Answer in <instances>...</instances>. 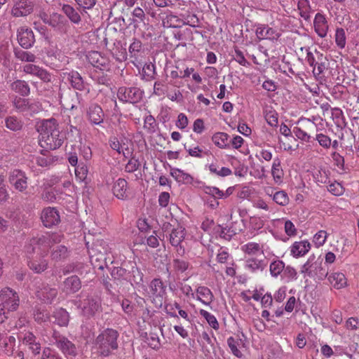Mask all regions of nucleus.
Segmentation results:
<instances>
[{"instance_id": "obj_1", "label": "nucleus", "mask_w": 359, "mask_h": 359, "mask_svg": "<svg viewBox=\"0 0 359 359\" xmlns=\"http://www.w3.org/2000/svg\"><path fill=\"white\" fill-rule=\"evenodd\" d=\"M118 332L113 328H105L96 337L94 347L99 355L108 357L118 348Z\"/></svg>"}, {"instance_id": "obj_2", "label": "nucleus", "mask_w": 359, "mask_h": 359, "mask_svg": "<svg viewBox=\"0 0 359 359\" xmlns=\"http://www.w3.org/2000/svg\"><path fill=\"white\" fill-rule=\"evenodd\" d=\"M63 236L61 233H47L41 237L32 238L25 246L28 255L36 254L39 257H44L53 244L60 243Z\"/></svg>"}, {"instance_id": "obj_3", "label": "nucleus", "mask_w": 359, "mask_h": 359, "mask_svg": "<svg viewBox=\"0 0 359 359\" xmlns=\"http://www.w3.org/2000/svg\"><path fill=\"white\" fill-rule=\"evenodd\" d=\"M323 260L320 257H316L315 255H310L302 266L301 273L304 277L309 276L318 280L325 279L328 275V270L323 266Z\"/></svg>"}, {"instance_id": "obj_4", "label": "nucleus", "mask_w": 359, "mask_h": 359, "mask_svg": "<svg viewBox=\"0 0 359 359\" xmlns=\"http://www.w3.org/2000/svg\"><path fill=\"white\" fill-rule=\"evenodd\" d=\"M83 316L90 318L100 314L102 311V300L97 296H88L80 300L77 304Z\"/></svg>"}, {"instance_id": "obj_5", "label": "nucleus", "mask_w": 359, "mask_h": 359, "mask_svg": "<svg viewBox=\"0 0 359 359\" xmlns=\"http://www.w3.org/2000/svg\"><path fill=\"white\" fill-rule=\"evenodd\" d=\"M306 60L313 67V73L315 76H320L327 69V59L322 53L316 49L313 52L306 50Z\"/></svg>"}, {"instance_id": "obj_6", "label": "nucleus", "mask_w": 359, "mask_h": 359, "mask_svg": "<svg viewBox=\"0 0 359 359\" xmlns=\"http://www.w3.org/2000/svg\"><path fill=\"white\" fill-rule=\"evenodd\" d=\"M52 338L53 344L66 357H75L78 354L76 346L59 332L54 330Z\"/></svg>"}, {"instance_id": "obj_7", "label": "nucleus", "mask_w": 359, "mask_h": 359, "mask_svg": "<svg viewBox=\"0 0 359 359\" xmlns=\"http://www.w3.org/2000/svg\"><path fill=\"white\" fill-rule=\"evenodd\" d=\"M151 302L158 308L163 304L164 297L167 294V286L159 278H154L149 283Z\"/></svg>"}, {"instance_id": "obj_8", "label": "nucleus", "mask_w": 359, "mask_h": 359, "mask_svg": "<svg viewBox=\"0 0 359 359\" xmlns=\"http://www.w3.org/2000/svg\"><path fill=\"white\" fill-rule=\"evenodd\" d=\"M8 182L16 191L21 193H25L28 187V177L24 171L19 169L9 172Z\"/></svg>"}, {"instance_id": "obj_9", "label": "nucleus", "mask_w": 359, "mask_h": 359, "mask_svg": "<svg viewBox=\"0 0 359 359\" xmlns=\"http://www.w3.org/2000/svg\"><path fill=\"white\" fill-rule=\"evenodd\" d=\"M86 58L91 65L102 71H109L111 69V62L109 57L99 51L88 52Z\"/></svg>"}, {"instance_id": "obj_10", "label": "nucleus", "mask_w": 359, "mask_h": 359, "mask_svg": "<svg viewBox=\"0 0 359 359\" xmlns=\"http://www.w3.org/2000/svg\"><path fill=\"white\" fill-rule=\"evenodd\" d=\"M0 299L4 308L8 311H15L18 308L20 299L18 293L10 287L1 290Z\"/></svg>"}, {"instance_id": "obj_11", "label": "nucleus", "mask_w": 359, "mask_h": 359, "mask_svg": "<svg viewBox=\"0 0 359 359\" xmlns=\"http://www.w3.org/2000/svg\"><path fill=\"white\" fill-rule=\"evenodd\" d=\"M36 295L42 302L52 304L57 295V290L48 283H41L36 288Z\"/></svg>"}, {"instance_id": "obj_12", "label": "nucleus", "mask_w": 359, "mask_h": 359, "mask_svg": "<svg viewBox=\"0 0 359 359\" xmlns=\"http://www.w3.org/2000/svg\"><path fill=\"white\" fill-rule=\"evenodd\" d=\"M118 98L123 102L136 103L142 97L141 91L137 88H119L117 93Z\"/></svg>"}, {"instance_id": "obj_13", "label": "nucleus", "mask_w": 359, "mask_h": 359, "mask_svg": "<svg viewBox=\"0 0 359 359\" xmlns=\"http://www.w3.org/2000/svg\"><path fill=\"white\" fill-rule=\"evenodd\" d=\"M34 4L28 0H15L11 10V14L14 17H25L32 13Z\"/></svg>"}, {"instance_id": "obj_14", "label": "nucleus", "mask_w": 359, "mask_h": 359, "mask_svg": "<svg viewBox=\"0 0 359 359\" xmlns=\"http://www.w3.org/2000/svg\"><path fill=\"white\" fill-rule=\"evenodd\" d=\"M40 218L43 224H58L61 222L60 212L55 207L43 208Z\"/></svg>"}, {"instance_id": "obj_15", "label": "nucleus", "mask_w": 359, "mask_h": 359, "mask_svg": "<svg viewBox=\"0 0 359 359\" xmlns=\"http://www.w3.org/2000/svg\"><path fill=\"white\" fill-rule=\"evenodd\" d=\"M63 142V138L60 136V132L48 135L39 139V144L45 149L53 150L59 148Z\"/></svg>"}, {"instance_id": "obj_16", "label": "nucleus", "mask_w": 359, "mask_h": 359, "mask_svg": "<svg viewBox=\"0 0 359 359\" xmlns=\"http://www.w3.org/2000/svg\"><path fill=\"white\" fill-rule=\"evenodd\" d=\"M86 116L91 124L100 125L104 121V111L99 104L93 103L87 108Z\"/></svg>"}, {"instance_id": "obj_17", "label": "nucleus", "mask_w": 359, "mask_h": 359, "mask_svg": "<svg viewBox=\"0 0 359 359\" xmlns=\"http://www.w3.org/2000/svg\"><path fill=\"white\" fill-rule=\"evenodd\" d=\"M18 40L22 48H31L35 41L32 30L25 27H20L18 31Z\"/></svg>"}, {"instance_id": "obj_18", "label": "nucleus", "mask_w": 359, "mask_h": 359, "mask_svg": "<svg viewBox=\"0 0 359 359\" xmlns=\"http://www.w3.org/2000/svg\"><path fill=\"white\" fill-rule=\"evenodd\" d=\"M39 133V139L48 135H52L55 132H60L58 125L55 118H50L41 121L37 129Z\"/></svg>"}, {"instance_id": "obj_19", "label": "nucleus", "mask_w": 359, "mask_h": 359, "mask_svg": "<svg viewBox=\"0 0 359 359\" xmlns=\"http://www.w3.org/2000/svg\"><path fill=\"white\" fill-rule=\"evenodd\" d=\"M314 29L318 36L324 38L327 36L329 29L327 21L324 15L318 13L313 20Z\"/></svg>"}, {"instance_id": "obj_20", "label": "nucleus", "mask_w": 359, "mask_h": 359, "mask_svg": "<svg viewBox=\"0 0 359 359\" xmlns=\"http://www.w3.org/2000/svg\"><path fill=\"white\" fill-rule=\"evenodd\" d=\"M51 317L54 319L53 323L60 327H67L70 320L69 313L63 308L55 309Z\"/></svg>"}, {"instance_id": "obj_21", "label": "nucleus", "mask_w": 359, "mask_h": 359, "mask_svg": "<svg viewBox=\"0 0 359 359\" xmlns=\"http://www.w3.org/2000/svg\"><path fill=\"white\" fill-rule=\"evenodd\" d=\"M255 34L259 40H274L277 39L280 36L279 33L276 29L269 27L268 25H259L257 27Z\"/></svg>"}, {"instance_id": "obj_22", "label": "nucleus", "mask_w": 359, "mask_h": 359, "mask_svg": "<svg viewBox=\"0 0 359 359\" xmlns=\"http://www.w3.org/2000/svg\"><path fill=\"white\" fill-rule=\"evenodd\" d=\"M81 287V282L77 276H71L63 282V292L67 294H74Z\"/></svg>"}, {"instance_id": "obj_23", "label": "nucleus", "mask_w": 359, "mask_h": 359, "mask_svg": "<svg viewBox=\"0 0 359 359\" xmlns=\"http://www.w3.org/2000/svg\"><path fill=\"white\" fill-rule=\"evenodd\" d=\"M197 300L203 304L210 306L214 300V295L212 291L205 286H198L196 290Z\"/></svg>"}, {"instance_id": "obj_24", "label": "nucleus", "mask_w": 359, "mask_h": 359, "mask_svg": "<svg viewBox=\"0 0 359 359\" xmlns=\"http://www.w3.org/2000/svg\"><path fill=\"white\" fill-rule=\"evenodd\" d=\"M274 183L280 185L283 182L284 171L281 165V161L278 158H275L273 161L271 170Z\"/></svg>"}, {"instance_id": "obj_25", "label": "nucleus", "mask_w": 359, "mask_h": 359, "mask_svg": "<svg viewBox=\"0 0 359 359\" xmlns=\"http://www.w3.org/2000/svg\"><path fill=\"white\" fill-rule=\"evenodd\" d=\"M170 175L180 184H191L194 182V177L190 174L179 168H171Z\"/></svg>"}, {"instance_id": "obj_26", "label": "nucleus", "mask_w": 359, "mask_h": 359, "mask_svg": "<svg viewBox=\"0 0 359 359\" xmlns=\"http://www.w3.org/2000/svg\"><path fill=\"white\" fill-rule=\"evenodd\" d=\"M311 249V244L307 241L294 242L291 246V255L299 257L305 255Z\"/></svg>"}, {"instance_id": "obj_27", "label": "nucleus", "mask_w": 359, "mask_h": 359, "mask_svg": "<svg viewBox=\"0 0 359 359\" xmlns=\"http://www.w3.org/2000/svg\"><path fill=\"white\" fill-rule=\"evenodd\" d=\"M165 16L163 18L162 22L164 27H180L185 25L186 22L177 15H175L169 11L165 13Z\"/></svg>"}, {"instance_id": "obj_28", "label": "nucleus", "mask_w": 359, "mask_h": 359, "mask_svg": "<svg viewBox=\"0 0 359 359\" xmlns=\"http://www.w3.org/2000/svg\"><path fill=\"white\" fill-rule=\"evenodd\" d=\"M127 182L123 178H118L113 186V193L119 199H124L127 195Z\"/></svg>"}, {"instance_id": "obj_29", "label": "nucleus", "mask_w": 359, "mask_h": 359, "mask_svg": "<svg viewBox=\"0 0 359 359\" xmlns=\"http://www.w3.org/2000/svg\"><path fill=\"white\" fill-rule=\"evenodd\" d=\"M328 280L336 289L343 288L347 285L345 275L340 272L332 273L328 276Z\"/></svg>"}, {"instance_id": "obj_30", "label": "nucleus", "mask_w": 359, "mask_h": 359, "mask_svg": "<svg viewBox=\"0 0 359 359\" xmlns=\"http://www.w3.org/2000/svg\"><path fill=\"white\" fill-rule=\"evenodd\" d=\"M23 341L34 355L40 353L41 344L36 341V337L32 332H27L25 334Z\"/></svg>"}, {"instance_id": "obj_31", "label": "nucleus", "mask_w": 359, "mask_h": 359, "mask_svg": "<svg viewBox=\"0 0 359 359\" xmlns=\"http://www.w3.org/2000/svg\"><path fill=\"white\" fill-rule=\"evenodd\" d=\"M185 236L184 229L183 226H177L172 230L170 235V241L172 246L177 247Z\"/></svg>"}, {"instance_id": "obj_32", "label": "nucleus", "mask_w": 359, "mask_h": 359, "mask_svg": "<svg viewBox=\"0 0 359 359\" xmlns=\"http://www.w3.org/2000/svg\"><path fill=\"white\" fill-rule=\"evenodd\" d=\"M229 135L226 133L219 132L215 133L212 137L213 143L220 149H229Z\"/></svg>"}, {"instance_id": "obj_33", "label": "nucleus", "mask_w": 359, "mask_h": 359, "mask_svg": "<svg viewBox=\"0 0 359 359\" xmlns=\"http://www.w3.org/2000/svg\"><path fill=\"white\" fill-rule=\"evenodd\" d=\"M266 266L264 261L257 258H249L246 259L245 267L247 270L251 272H256L257 271H263Z\"/></svg>"}, {"instance_id": "obj_34", "label": "nucleus", "mask_w": 359, "mask_h": 359, "mask_svg": "<svg viewBox=\"0 0 359 359\" xmlns=\"http://www.w3.org/2000/svg\"><path fill=\"white\" fill-rule=\"evenodd\" d=\"M242 251L250 256L263 255L264 252L259 243L250 242L241 246Z\"/></svg>"}, {"instance_id": "obj_35", "label": "nucleus", "mask_w": 359, "mask_h": 359, "mask_svg": "<svg viewBox=\"0 0 359 359\" xmlns=\"http://www.w3.org/2000/svg\"><path fill=\"white\" fill-rule=\"evenodd\" d=\"M69 255L67 248L60 245L54 248L50 253L51 259L55 262L65 259Z\"/></svg>"}, {"instance_id": "obj_36", "label": "nucleus", "mask_w": 359, "mask_h": 359, "mask_svg": "<svg viewBox=\"0 0 359 359\" xmlns=\"http://www.w3.org/2000/svg\"><path fill=\"white\" fill-rule=\"evenodd\" d=\"M11 87L13 91L22 96L27 95L29 93V87L25 81L17 80L11 83Z\"/></svg>"}, {"instance_id": "obj_37", "label": "nucleus", "mask_w": 359, "mask_h": 359, "mask_svg": "<svg viewBox=\"0 0 359 359\" xmlns=\"http://www.w3.org/2000/svg\"><path fill=\"white\" fill-rule=\"evenodd\" d=\"M109 144L111 149L116 151L118 154L126 156L125 151H128V149L124 148L125 143L121 142L116 137H111L109 140ZM128 153L129 151H128Z\"/></svg>"}, {"instance_id": "obj_38", "label": "nucleus", "mask_w": 359, "mask_h": 359, "mask_svg": "<svg viewBox=\"0 0 359 359\" xmlns=\"http://www.w3.org/2000/svg\"><path fill=\"white\" fill-rule=\"evenodd\" d=\"M62 10L73 23L79 24L81 22L79 13L72 6L65 4Z\"/></svg>"}, {"instance_id": "obj_39", "label": "nucleus", "mask_w": 359, "mask_h": 359, "mask_svg": "<svg viewBox=\"0 0 359 359\" xmlns=\"http://www.w3.org/2000/svg\"><path fill=\"white\" fill-rule=\"evenodd\" d=\"M128 51L130 57L137 60L140 56H141V53H142V43L141 41L136 39H134L133 43L129 46Z\"/></svg>"}, {"instance_id": "obj_40", "label": "nucleus", "mask_w": 359, "mask_h": 359, "mask_svg": "<svg viewBox=\"0 0 359 359\" xmlns=\"http://www.w3.org/2000/svg\"><path fill=\"white\" fill-rule=\"evenodd\" d=\"M29 268L37 273L44 271L48 267V262L44 259H39V260L32 259L28 263Z\"/></svg>"}, {"instance_id": "obj_41", "label": "nucleus", "mask_w": 359, "mask_h": 359, "mask_svg": "<svg viewBox=\"0 0 359 359\" xmlns=\"http://www.w3.org/2000/svg\"><path fill=\"white\" fill-rule=\"evenodd\" d=\"M48 149H46L45 153H41V156L36 158V162L38 165L41 167H47L50 165L55 161V157L49 155Z\"/></svg>"}, {"instance_id": "obj_42", "label": "nucleus", "mask_w": 359, "mask_h": 359, "mask_svg": "<svg viewBox=\"0 0 359 359\" xmlns=\"http://www.w3.org/2000/svg\"><path fill=\"white\" fill-rule=\"evenodd\" d=\"M285 269V263L282 260H275L270 264L269 270L271 276L277 278L282 275Z\"/></svg>"}, {"instance_id": "obj_43", "label": "nucleus", "mask_w": 359, "mask_h": 359, "mask_svg": "<svg viewBox=\"0 0 359 359\" xmlns=\"http://www.w3.org/2000/svg\"><path fill=\"white\" fill-rule=\"evenodd\" d=\"M15 346V338L13 336H9L8 339H6L1 342L0 346L2 351L8 355H11L13 353Z\"/></svg>"}, {"instance_id": "obj_44", "label": "nucleus", "mask_w": 359, "mask_h": 359, "mask_svg": "<svg viewBox=\"0 0 359 359\" xmlns=\"http://www.w3.org/2000/svg\"><path fill=\"white\" fill-rule=\"evenodd\" d=\"M181 308V305L176 301L165 302L164 306L165 312L172 318H178L177 311Z\"/></svg>"}, {"instance_id": "obj_45", "label": "nucleus", "mask_w": 359, "mask_h": 359, "mask_svg": "<svg viewBox=\"0 0 359 359\" xmlns=\"http://www.w3.org/2000/svg\"><path fill=\"white\" fill-rule=\"evenodd\" d=\"M69 79L72 87L76 90H82L84 84L81 76L77 72H72L69 74Z\"/></svg>"}, {"instance_id": "obj_46", "label": "nucleus", "mask_w": 359, "mask_h": 359, "mask_svg": "<svg viewBox=\"0 0 359 359\" xmlns=\"http://www.w3.org/2000/svg\"><path fill=\"white\" fill-rule=\"evenodd\" d=\"M50 318L49 312L44 308H36L34 311V318L38 323H46Z\"/></svg>"}, {"instance_id": "obj_47", "label": "nucleus", "mask_w": 359, "mask_h": 359, "mask_svg": "<svg viewBox=\"0 0 359 359\" xmlns=\"http://www.w3.org/2000/svg\"><path fill=\"white\" fill-rule=\"evenodd\" d=\"M199 313L202 317H203L206 320L208 325L212 329H214L215 330H219V322L217 321L216 317L213 314L210 313V312H208L204 309H201L199 311Z\"/></svg>"}, {"instance_id": "obj_48", "label": "nucleus", "mask_w": 359, "mask_h": 359, "mask_svg": "<svg viewBox=\"0 0 359 359\" xmlns=\"http://www.w3.org/2000/svg\"><path fill=\"white\" fill-rule=\"evenodd\" d=\"M281 278L285 283L295 280L297 279V272L293 267L290 266H285V269L283 271Z\"/></svg>"}, {"instance_id": "obj_49", "label": "nucleus", "mask_w": 359, "mask_h": 359, "mask_svg": "<svg viewBox=\"0 0 359 359\" xmlns=\"http://www.w3.org/2000/svg\"><path fill=\"white\" fill-rule=\"evenodd\" d=\"M284 228H285V234L279 235L277 233L273 232V230H270V231L272 232V233L275 238H276L277 239L283 241H286L287 240H288L289 237L294 236V235H296L297 230L295 229L294 226H284Z\"/></svg>"}, {"instance_id": "obj_50", "label": "nucleus", "mask_w": 359, "mask_h": 359, "mask_svg": "<svg viewBox=\"0 0 359 359\" xmlns=\"http://www.w3.org/2000/svg\"><path fill=\"white\" fill-rule=\"evenodd\" d=\"M273 201L277 204L285 206L289 203L290 198L285 191H278L273 195Z\"/></svg>"}, {"instance_id": "obj_51", "label": "nucleus", "mask_w": 359, "mask_h": 359, "mask_svg": "<svg viewBox=\"0 0 359 359\" xmlns=\"http://www.w3.org/2000/svg\"><path fill=\"white\" fill-rule=\"evenodd\" d=\"M15 107L22 112H28L31 111L32 105L29 104L28 100L25 98H15L14 100Z\"/></svg>"}, {"instance_id": "obj_52", "label": "nucleus", "mask_w": 359, "mask_h": 359, "mask_svg": "<svg viewBox=\"0 0 359 359\" xmlns=\"http://www.w3.org/2000/svg\"><path fill=\"white\" fill-rule=\"evenodd\" d=\"M6 126L11 130L17 131L22 128V122L15 116H9L6 119Z\"/></svg>"}, {"instance_id": "obj_53", "label": "nucleus", "mask_w": 359, "mask_h": 359, "mask_svg": "<svg viewBox=\"0 0 359 359\" xmlns=\"http://www.w3.org/2000/svg\"><path fill=\"white\" fill-rule=\"evenodd\" d=\"M157 124L155 118L151 115H147L144 118V129L148 133H154L156 131Z\"/></svg>"}, {"instance_id": "obj_54", "label": "nucleus", "mask_w": 359, "mask_h": 359, "mask_svg": "<svg viewBox=\"0 0 359 359\" xmlns=\"http://www.w3.org/2000/svg\"><path fill=\"white\" fill-rule=\"evenodd\" d=\"M189 266V262L185 260L180 259H174L172 261V267L175 272L177 273H184L188 269Z\"/></svg>"}, {"instance_id": "obj_55", "label": "nucleus", "mask_w": 359, "mask_h": 359, "mask_svg": "<svg viewBox=\"0 0 359 359\" xmlns=\"http://www.w3.org/2000/svg\"><path fill=\"white\" fill-rule=\"evenodd\" d=\"M334 38L337 46L339 48H344L346 43L345 30L341 27L337 28Z\"/></svg>"}, {"instance_id": "obj_56", "label": "nucleus", "mask_w": 359, "mask_h": 359, "mask_svg": "<svg viewBox=\"0 0 359 359\" xmlns=\"http://www.w3.org/2000/svg\"><path fill=\"white\" fill-rule=\"evenodd\" d=\"M15 55L18 60L22 62H34L36 59L33 53L25 50L16 51Z\"/></svg>"}, {"instance_id": "obj_57", "label": "nucleus", "mask_w": 359, "mask_h": 359, "mask_svg": "<svg viewBox=\"0 0 359 359\" xmlns=\"http://www.w3.org/2000/svg\"><path fill=\"white\" fill-rule=\"evenodd\" d=\"M264 118L267 123L271 127H276L278 123V114L274 110H266Z\"/></svg>"}, {"instance_id": "obj_58", "label": "nucleus", "mask_w": 359, "mask_h": 359, "mask_svg": "<svg viewBox=\"0 0 359 359\" xmlns=\"http://www.w3.org/2000/svg\"><path fill=\"white\" fill-rule=\"evenodd\" d=\"M227 344L229 347L231 353L236 356L237 358H242L243 353L242 352L238 349V346L239 345L238 341H236L233 337H229L227 339Z\"/></svg>"}, {"instance_id": "obj_59", "label": "nucleus", "mask_w": 359, "mask_h": 359, "mask_svg": "<svg viewBox=\"0 0 359 359\" xmlns=\"http://www.w3.org/2000/svg\"><path fill=\"white\" fill-rule=\"evenodd\" d=\"M298 124H301L302 130H304L308 135H311V133H314L316 130V125L314 122L309 119H301L298 121Z\"/></svg>"}, {"instance_id": "obj_60", "label": "nucleus", "mask_w": 359, "mask_h": 359, "mask_svg": "<svg viewBox=\"0 0 359 359\" xmlns=\"http://www.w3.org/2000/svg\"><path fill=\"white\" fill-rule=\"evenodd\" d=\"M293 133L299 139L306 142H309L311 136L302 130L301 124H298L293 128Z\"/></svg>"}, {"instance_id": "obj_61", "label": "nucleus", "mask_w": 359, "mask_h": 359, "mask_svg": "<svg viewBox=\"0 0 359 359\" xmlns=\"http://www.w3.org/2000/svg\"><path fill=\"white\" fill-rule=\"evenodd\" d=\"M219 226L222 227L219 231V236L221 238L229 241L234 235H236V230L233 229V226Z\"/></svg>"}, {"instance_id": "obj_62", "label": "nucleus", "mask_w": 359, "mask_h": 359, "mask_svg": "<svg viewBox=\"0 0 359 359\" xmlns=\"http://www.w3.org/2000/svg\"><path fill=\"white\" fill-rule=\"evenodd\" d=\"M41 359H63L62 357L54 349L46 347L42 352Z\"/></svg>"}, {"instance_id": "obj_63", "label": "nucleus", "mask_w": 359, "mask_h": 359, "mask_svg": "<svg viewBox=\"0 0 359 359\" xmlns=\"http://www.w3.org/2000/svg\"><path fill=\"white\" fill-rule=\"evenodd\" d=\"M327 237V233L325 231L320 230L318 231L314 236L313 242L316 247H320L324 245Z\"/></svg>"}, {"instance_id": "obj_64", "label": "nucleus", "mask_w": 359, "mask_h": 359, "mask_svg": "<svg viewBox=\"0 0 359 359\" xmlns=\"http://www.w3.org/2000/svg\"><path fill=\"white\" fill-rule=\"evenodd\" d=\"M313 178L317 183L326 184L328 182V173L325 169H320L314 172Z\"/></svg>"}]
</instances>
